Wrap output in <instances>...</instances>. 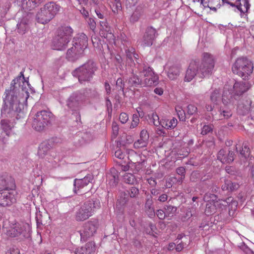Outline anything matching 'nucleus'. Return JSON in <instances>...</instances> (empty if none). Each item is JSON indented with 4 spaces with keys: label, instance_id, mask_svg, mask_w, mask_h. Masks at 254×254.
I'll use <instances>...</instances> for the list:
<instances>
[{
    "label": "nucleus",
    "instance_id": "obj_45",
    "mask_svg": "<svg viewBox=\"0 0 254 254\" xmlns=\"http://www.w3.org/2000/svg\"><path fill=\"white\" fill-rule=\"evenodd\" d=\"M233 200V198L232 197H229L227 198L226 199H221L219 200L217 202V205H223V206H227L231 202H232Z\"/></svg>",
    "mask_w": 254,
    "mask_h": 254
},
{
    "label": "nucleus",
    "instance_id": "obj_30",
    "mask_svg": "<svg viewBox=\"0 0 254 254\" xmlns=\"http://www.w3.org/2000/svg\"><path fill=\"white\" fill-rule=\"evenodd\" d=\"M161 123L162 127L167 129H173L177 126L178 121L175 118H173L171 120L162 119Z\"/></svg>",
    "mask_w": 254,
    "mask_h": 254
},
{
    "label": "nucleus",
    "instance_id": "obj_7",
    "mask_svg": "<svg viewBox=\"0 0 254 254\" xmlns=\"http://www.w3.org/2000/svg\"><path fill=\"white\" fill-rule=\"evenodd\" d=\"M100 207V201L98 199L89 200L85 201L76 211L75 219L77 221H84L93 215Z\"/></svg>",
    "mask_w": 254,
    "mask_h": 254
},
{
    "label": "nucleus",
    "instance_id": "obj_34",
    "mask_svg": "<svg viewBox=\"0 0 254 254\" xmlns=\"http://www.w3.org/2000/svg\"><path fill=\"white\" fill-rule=\"evenodd\" d=\"M143 14V6L142 5H138L136 7L135 10L131 15L130 18V20L132 22H135L138 20L140 17Z\"/></svg>",
    "mask_w": 254,
    "mask_h": 254
},
{
    "label": "nucleus",
    "instance_id": "obj_63",
    "mask_svg": "<svg viewBox=\"0 0 254 254\" xmlns=\"http://www.w3.org/2000/svg\"><path fill=\"white\" fill-rule=\"evenodd\" d=\"M167 198H168V195L167 194H162L159 196V197L158 198L157 200L159 201L160 202H164L167 200ZM154 199L155 200H156V198H154Z\"/></svg>",
    "mask_w": 254,
    "mask_h": 254
},
{
    "label": "nucleus",
    "instance_id": "obj_59",
    "mask_svg": "<svg viewBox=\"0 0 254 254\" xmlns=\"http://www.w3.org/2000/svg\"><path fill=\"white\" fill-rule=\"evenodd\" d=\"M179 118L180 120L183 121L185 119V113L184 111L182 110L176 109Z\"/></svg>",
    "mask_w": 254,
    "mask_h": 254
},
{
    "label": "nucleus",
    "instance_id": "obj_37",
    "mask_svg": "<svg viewBox=\"0 0 254 254\" xmlns=\"http://www.w3.org/2000/svg\"><path fill=\"white\" fill-rule=\"evenodd\" d=\"M240 154L242 157L247 158L250 155V150L249 147V142L245 141L243 143L242 149L240 150Z\"/></svg>",
    "mask_w": 254,
    "mask_h": 254
},
{
    "label": "nucleus",
    "instance_id": "obj_40",
    "mask_svg": "<svg viewBox=\"0 0 254 254\" xmlns=\"http://www.w3.org/2000/svg\"><path fill=\"white\" fill-rule=\"evenodd\" d=\"M123 180L126 183L130 185H134L136 182L134 175L131 173H126L123 176Z\"/></svg>",
    "mask_w": 254,
    "mask_h": 254
},
{
    "label": "nucleus",
    "instance_id": "obj_14",
    "mask_svg": "<svg viewBox=\"0 0 254 254\" xmlns=\"http://www.w3.org/2000/svg\"><path fill=\"white\" fill-rule=\"evenodd\" d=\"M156 30L151 26L148 27L142 39L139 41V44L143 47L151 46L156 36Z\"/></svg>",
    "mask_w": 254,
    "mask_h": 254
},
{
    "label": "nucleus",
    "instance_id": "obj_27",
    "mask_svg": "<svg viewBox=\"0 0 254 254\" xmlns=\"http://www.w3.org/2000/svg\"><path fill=\"white\" fill-rule=\"evenodd\" d=\"M95 251V246L92 243L89 242L86 245L77 249L75 254H92Z\"/></svg>",
    "mask_w": 254,
    "mask_h": 254
},
{
    "label": "nucleus",
    "instance_id": "obj_52",
    "mask_svg": "<svg viewBox=\"0 0 254 254\" xmlns=\"http://www.w3.org/2000/svg\"><path fill=\"white\" fill-rule=\"evenodd\" d=\"M116 85L119 89L121 90L123 92H124V89L125 87V83L122 78H118L116 81Z\"/></svg>",
    "mask_w": 254,
    "mask_h": 254
},
{
    "label": "nucleus",
    "instance_id": "obj_44",
    "mask_svg": "<svg viewBox=\"0 0 254 254\" xmlns=\"http://www.w3.org/2000/svg\"><path fill=\"white\" fill-rule=\"evenodd\" d=\"M217 198V195L212 193H206L203 196L204 201L206 202H216Z\"/></svg>",
    "mask_w": 254,
    "mask_h": 254
},
{
    "label": "nucleus",
    "instance_id": "obj_47",
    "mask_svg": "<svg viewBox=\"0 0 254 254\" xmlns=\"http://www.w3.org/2000/svg\"><path fill=\"white\" fill-rule=\"evenodd\" d=\"M212 130V126L211 125H207L203 126L202 128L201 134L205 135Z\"/></svg>",
    "mask_w": 254,
    "mask_h": 254
},
{
    "label": "nucleus",
    "instance_id": "obj_36",
    "mask_svg": "<svg viewBox=\"0 0 254 254\" xmlns=\"http://www.w3.org/2000/svg\"><path fill=\"white\" fill-rule=\"evenodd\" d=\"M219 111L220 113V119L221 120L228 119L232 115L231 110L226 107H221Z\"/></svg>",
    "mask_w": 254,
    "mask_h": 254
},
{
    "label": "nucleus",
    "instance_id": "obj_55",
    "mask_svg": "<svg viewBox=\"0 0 254 254\" xmlns=\"http://www.w3.org/2000/svg\"><path fill=\"white\" fill-rule=\"evenodd\" d=\"M6 254H20V251L18 248L12 247L6 252Z\"/></svg>",
    "mask_w": 254,
    "mask_h": 254
},
{
    "label": "nucleus",
    "instance_id": "obj_64",
    "mask_svg": "<svg viewBox=\"0 0 254 254\" xmlns=\"http://www.w3.org/2000/svg\"><path fill=\"white\" fill-rule=\"evenodd\" d=\"M79 11L81 14H82L83 16H84L85 19L87 18V17H89L88 11L85 9V7H82V6H81V8L79 9Z\"/></svg>",
    "mask_w": 254,
    "mask_h": 254
},
{
    "label": "nucleus",
    "instance_id": "obj_10",
    "mask_svg": "<svg viewBox=\"0 0 254 254\" xmlns=\"http://www.w3.org/2000/svg\"><path fill=\"white\" fill-rule=\"evenodd\" d=\"M53 117V114L50 111L43 110L38 112L33 118L32 127L37 131H42L51 124Z\"/></svg>",
    "mask_w": 254,
    "mask_h": 254
},
{
    "label": "nucleus",
    "instance_id": "obj_46",
    "mask_svg": "<svg viewBox=\"0 0 254 254\" xmlns=\"http://www.w3.org/2000/svg\"><path fill=\"white\" fill-rule=\"evenodd\" d=\"M35 218L38 226L43 224L44 221L43 216L42 215L41 212L40 211H39V212H36Z\"/></svg>",
    "mask_w": 254,
    "mask_h": 254
},
{
    "label": "nucleus",
    "instance_id": "obj_58",
    "mask_svg": "<svg viewBox=\"0 0 254 254\" xmlns=\"http://www.w3.org/2000/svg\"><path fill=\"white\" fill-rule=\"evenodd\" d=\"M177 173L180 175L181 176H183L185 178L186 170L185 168L183 167H180L177 168L176 169Z\"/></svg>",
    "mask_w": 254,
    "mask_h": 254
},
{
    "label": "nucleus",
    "instance_id": "obj_29",
    "mask_svg": "<svg viewBox=\"0 0 254 254\" xmlns=\"http://www.w3.org/2000/svg\"><path fill=\"white\" fill-rule=\"evenodd\" d=\"M32 16V14L31 13H27L26 16L23 18L21 21L17 23V26L19 33H24L26 30V25Z\"/></svg>",
    "mask_w": 254,
    "mask_h": 254
},
{
    "label": "nucleus",
    "instance_id": "obj_56",
    "mask_svg": "<svg viewBox=\"0 0 254 254\" xmlns=\"http://www.w3.org/2000/svg\"><path fill=\"white\" fill-rule=\"evenodd\" d=\"M140 138L148 141L149 134L146 130H142L140 132Z\"/></svg>",
    "mask_w": 254,
    "mask_h": 254
},
{
    "label": "nucleus",
    "instance_id": "obj_19",
    "mask_svg": "<svg viewBox=\"0 0 254 254\" xmlns=\"http://www.w3.org/2000/svg\"><path fill=\"white\" fill-rule=\"evenodd\" d=\"M72 45L77 48H80L84 52L85 49L88 46V40L87 36L83 33H78L76 34L72 41Z\"/></svg>",
    "mask_w": 254,
    "mask_h": 254
},
{
    "label": "nucleus",
    "instance_id": "obj_3",
    "mask_svg": "<svg viewBox=\"0 0 254 254\" xmlns=\"http://www.w3.org/2000/svg\"><path fill=\"white\" fill-rule=\"evenodd\" d=\"M214 66L213 56L208 53H204L200 64L196 61H192L190 63L186 71L185 81H190L197 73L200 77L208 76L212 74Z\"/></svg>",
    "mask_w": 254,
    "mask_h": 254
},
{
    "label": "nucleus",
    "instance_id": "obj_31",
    "mask_svg": "<svg viewBox=\"0 0 254 254\" xmlns=\"http://www.w3.org/2000/svg\"><path fill=\"white\" fill-rule=\"evenodd\" d=\"M153 200L152 199V196H150V197L147 198L145 204V208L146 213L148 215V217L152 218L154 217L155 215L154 209L153 207Z\"/></svg>",
    "mask_w": 254,
    "mask_h": 254
},
{
    "label": "nucleus",
    "instance_id": "obj_38",
    "mask_svg": "<svg viewBox=\"0 0 254 254\" xmlns=\"http://www.w3.org/2000/svg\"><path fill=\"white\" fill-rule=\"evenodd\" d=\"M139 194V190L136 187H132L129 190H127V192H124L125 199L127 198L128 196L131 198L136 197Z\"/></svg>",
    "mask_w": 254,
    "mask_h": 254
},
{
    "label": "nucleus",
    "instance_id": "obj_18",
    "mask_svg": "<svg viewBox=\"0 0 254 254\" xmlns=\"http://www.w3.org/2000/svg\"><path fill=\"white\" fill-rule=\"evenodd\" d=\"M45 0H16L17 4L25 11H30L38 6Z\"/></svg>",
    "mask_w": 254,
    "mask_h": 254
},
{
    "label": "nucleus",
    "instance_id": "obj_13",
    "mask_svg": "<svg viewBox=\"0 0 254 254\" xmlns=\"http://www.w3.org/2000/svg\"><path fill=\"white\" fill-rule=\"evenodd\" d=\"M17 192L16 190H3L0 191V205L10 206L16 202Z\"/></svg>",
    "mask_w": 254,
    "mask_h": 254
},
{
    "label": "nucleus",
    "instance_id": "obj_9",
    "mask_svg": "<svg viewBox=\"0 0 254 254\" xmlns=\"http://www.w3.org/2000/svg\"><path fill=\"white\" fill-rule=\"evenodd\" d=\"M253 65L252 62L247 58L241 57L238 58L233 64L232 70L234 74L246 80L248 75L252 73Z\"/></svg>",
    "mask_w": 254,
    "mask_h": 254
},
{
    "label": "nucleus",
    "instance_id": "obj_12",
    "mask_svg": "<svg viewBox=\"0 0 254 254\" xmlns=\"http://www.w3.org/2000/svg\"><path fill=\"white\" fill-rule=\"evenodd\" d=\"M204 7H209L210 9L216 11L218 8H220L222 4L225 3L230 4L232 7H236L242 13H244L242 8V4L238 0V4H235L230 2L228 0H197Z\"/></svg>",
    "mask_w": 254,
    "mask_h": 254
},
{
    "label": "nucleus",
    "instance_id": "obj_24",
    "mask_svg": "<svg viewBox=\"0 0 254 254\" xmlns=\"http://www.w3.org/2000/svg\"><path fill=\"white\" fill-rule=\"evenodd\" d=\"M73 32V29L69 26H63L59 27L57 30V34L56 35L60 37H62L64 38H66L67 40L70 41L72 34Z\"/></svg>",
    "mask_w": 254,
    "mask_h": 254
},
{
    "label": "nucleus",
    "instance_id": "obj_39",
    "mask_svg": "<svg viewBox=\"0 0 254 254\" xmlns=\"http://www.w3.org/2000/svg\"><path fill=\"white\" fill-rule=\"evenodd\" d=\"M164 209L167 217H172L175 215L177 207L171 205H167L164 206Z\"/></svg>",
    "mask_w": 254,
    "mask_h": 254
},
{
    "label": "nucleus",
    "instance_id": "obj_50",
    "mask_svg": "<svg viewBox=\"0 0 254 254\" xmlns=\"http://www.w3.org/2000/svg\"><path fill=\"white\" fill-rule=\"evenodd\" d=\"M152 122L153 123V124L155 126L158 127L159 125L161 126V120H159V118L156 114H154V113L152 114Z\"/></svg>",
    "mask_w": 254,
    "mask_h": 254
},
{
    "label": "nucleus",
    "instance_id": "obj_60",
    "mask_svg": "<svg viewBox=\"0 0 254 254\" xmlns=\"http://www.w3.org/2000/svg\"><path fill=\"white\" fill-rule=\"evenodd\" d=\"M147 181L151 187L154 188L157 185V182L155 179L151 177L149 179H147Z\"/></svg>",
    "mask_w": 254,
    "mask_h": 254
},
{
    "label": "nucleus",
    "instance_id": "obj_35",
    "mask_svg": "<svg viewBox=\"0 0 254 254\" xmlns=\"http://www.w3.org/2000/svg\"><path fill=\"white\" fill-rule=\"evenodd\" d=\"M217 201H216V202L210 201L207 202L205 209V213L206 215H210L215 213L216 206H220V205L217 204Z\"/></svg>",
    "mask_w": 254,
    "mask_h": 254
},
{
    "label": "nucleus",
    "instance_id": "obj_42",
    "mask_svg": "<svg viewBox=\"0 0 254 254\" xmlns=\"http://www.w3.org/2000/svg\"><path fill=\"white\" fill-rule=\"evenodd\" d=\"M148 143V140L139 138L134 143L133 146L136 149L144 148L147 146Z\"/></svg>",
    "mask_w": 254,
    "mask_h": 254
},
{
    "label": "nucleus",
    "instance_id": "obj_8",
    "mask_svg": "<svg viewBox=\"0 0 254 254\" xmlns=\"http://www.w3.org/2000/svg\"><path fill=\"white\" fill-rule=\"evenodd\" d=\"M61 6L54 2H49L37 12L36 19L38 22L46 24L51 21L58 13Z\"/></svg>",
    "mask_w": 254,
    "mask_h": 254
},
{
    "label": "nucleus",
    "instance_id": "obj_21",
    "mask_svg": "<svg viewBox=\"0 0 254 254\" xmlns=\"http://www.w3.org/2000/svg\"><path fill=\"white\" fill-rule=\"evenodd\" d=\"M93 179V176L91 174H88L82 179H75L73 184L74 192L77 193V191L87 186L89 183H91Z\"/></svg>",
    "mask_w": 254,
    "mask_h": 254
},
{
    "label": "nucleus",
    "instance_id": "obj_5",
    "mask_svg": "<svg viewBox=\"0 0 254 254\" xmlns=\"http://www.w3.org/2000/svg\"><path fill=\"white\" fill-rule=\"evenodd\" d=\"M250 88V85L246 81L236 82L233 85L232 92L224 90L222 95V102L224 104L233 106L236 104L241 96Z\"/></svg>",
    "mask_w": 254,
    "mask_h": 254
},
{
    "label": "nucleus",
    "instance_id": "obj_61",
    "mask_svg": "<svg viewBox=\"0 0 254 254\" xmlns=\"http://www.w3.org/2000/svg\"><path fill=\"white\" fill-rule=\"evenodd\" d=\"M150 193L151 194V196H156L158 195L160 193V189H156L155 187L150 189Z\"/></svg>",
    "mask_w": 254,
    "mask_h": 254
},
{
    "label": "nucleus",
    "instance_id": "obj_23",
    "mask_svg": "<svg viewBox=\"0 0 254 254\" xmlns=\"http://www.w3.org/2000/svg\"><path fill=\"white\" fill-rule=\"evenodd\" d=\"M217 158L222 163H230L234 160L233 151L221 149L218 153Z\"/></svg>",
    "mask_w": 254,
    "mask_h": 254
},
{
    "label": "nucleus",
    "instance_id": "obj_16",
    "mask_svg": "<svg viewBox=\"0 0 254 254\" xmlns=\"http://www.w3.org/2000/svg\"><path fill=\"white\" fill-rule=\"evenodd\" d=\"M100 35L106 38L111 44H115V36L113 33V29L106 21H100Z\"/></svg>",
    "mask_w": 254,
    "mask_h": 254
},
{
    "label": "nucleus",
    "instance_id": "obj_20",
    "mask_svg": "<svg viewBox=\"0 0 254 254\" xmlns=\"http://www.w3.org/2000/svg\"><path fill=\"white\" fill-rule=\"evenodd\" d=\"M84 52L80 48L72 46L68 49L66 52V58L70 62H74L78 60L83 56Z\"/></svg>",
    "mask_w": 254,
    "mask_h": 254
},
{
    "label": "nucleus",
    "instance_id": "obj_26",
    "mask_svg": "<svg viewBox=\"0 0 254 254\" xmlns=\"http://www.w3.org/2000/svg\"><path fill=\"white\" fill-rule=\"evenodd\" d=\"M251 104L252 102L250 100H243L238 105V113L243 115L248 114L251 110Z\"/></svg>",
    "mask_w": 254,
    "mask_h": 254
},
{
    "label": "nucleus",
    "instance_id": "obj_48",
    "mask_svg": "<svg viewBox=\"0 0 254 254\" xmlns=\"http://www.w3.org/2000/svg\"><path fill=\"white\" fill-rule=\"evenodd\" d=\"M112 9L114 13H118L119 11L122 10L121 2L113 3Z\"/></svg>",
    "mask_w": 254,
    "mask_h": 254
},
{
    "label": "nucleus",
    "instance_id": "obj_54",
    "mask_svg": "<svg viewBox=\"0 0 254 254\" xmlns=\"http://www.w3.org/2000/svg\"><path fill=\"white\" fill-rule=\"evenodd\" d=\"M119 119L122 124H125L128 119V115L125 113H122L120 115Z\"/></svg>",
    "mask_w": 254,
    "mask_h": 254
},
{
    "label": "nucleus",
    "instance_id": "obj_11",
    "mask_svg": "<svg viewBox=\"0 0 254 254\" xmlns=\"http://www.w3.org/2000/svg\"><path fill=\"white\" fill-rule=\"evenodd\" d=\"M8 233L10 237L20 240L28 239L31 237V227L28 223L20 222L11 227Z\"/></svg>",
    "mask_w": 254,
    "mask_h": 254
},
{
    "label": "nucleus",
    "instance_id": "obj_1",
    "mask_svg": "<svg viewBox=\"0 0 254 254\" xmlns=\"http://www.w3.org/2000/svg\"><path fill=\"white\" fill-rule=\"evenodd\" d=\"M25 80L23 71L11 83L10 87L6 89L3 95V104L1 109V116L3 119L0 123V127L9 136L12 134L15 120L24 116L23 103L29 96L27 86L30 84Z\"/></svg>",
    "mask_w": 254,
    "mask_h": 254
},
{
    "label": "nucleus",
    "instance_id": "obj_53",
    "mask_svg": "<svg viewBox=\"0 0 254 254\" xmlns=\"http://www.w3.org/2000/svg\"><path fill=\"white\" fill-rule=\"evenodd\" d=\"M119 129V126L115 122H113L112 124V130L113 134L114 137H116L118 134Z\"/></svg>",
    "mask_w": 254,
    "mask_h": 254
},
{
    "label": "nucleus",
    "instance_id": "obj_28",
    "mask_svg": "<svg viewBox=\"0 0 254 254\" xmlns=\"http://www.w3.org/2000/svg\"><path fill=\"white\" fill-rule=\"evenodd\" d=\"M240 185L236 183L232 182L230 180H225L224 184L222 186L221 188L223 191H228L232 192L238 189Z\"/></svg>",
    "mask_w": 254,
    "mask_h": 254
},
{
    "label": "nucleus",
    "instance_id": "obj_22",
    "mask_svg": "<svg viewBox=\"0 0 254 254\" xmlns=\"http://www.w3.org/2000/svg\"><path fill=\"white\" fill-rule=\"evenodd\" d=\"M69 42L66 38L56 35L52 40L51 47L54 50L63 51L66 49Z\"/></svg>",
    "mask_w": 254,
    "mask_h": 254
},
{
    "label": "nucleus",
    "instance_id": "obj_6",
    "mask_svg": "<svg viewBox=\"0 0 254 254\" xmlns=\"http://www.w3.org/2000/svg\"><path fill=\"white\" fill-rule=\"evenodd\" d=\"M97 68L96 64L92 60H89L73 70L72 75L77 77L79 82L83 84L92 79Z\"/></svg>",
    "mask_w": 254,
    "mask_h": 254
},
{
    "label": "nucleus",
    "instance_id": "obj_33",
    "mask_svg": "<svg viewBox=\"0 0 254 254\" xmlns=\"http://www.w3.org/2000/svg\"><path fill=\"white\" fill-rule=\"evenodd\" d=\"M180 72V69L178 66L172 65L169 67L167 75L171 80H174L179 76Z\"/></svg>",
    "mask_w": 254,
    "mask_h": 254
},
{
    "label": "nucleus",
    "instance_id": "obj_51",
    "mask_svg": "<svg viewBox=\"0 0 254 254\" xmlns=\"http://www.w3.org/2000/svg\"><path fill=\"white\" fill-rule=\"evenodd\" d=\"M188 114L190 115L195 114L197 112V108L193 105H189L187 107Z\"/></svg>",
    "mask_w": 254,
    "mask_h": 254
},
{
    "label": "nucleus",
    "instance_id": "obj_25",
    "mask_svg": "<svg viewBox=\"0 0 254 254\" xmlns=\"http://www.w3.org/2000/svg\"><path fill=\"white\" fill-rule=\"evenodd\" d=\"M131 154H133L135 155L136 159H135V162L131 163V167H134L135 172H138L140 170H141L143 166L144 162L145 160V157L143 156V158H142V156L140 154H137L134 151L131 150L130 152Z\"/></svg>",
    "mask_w": 254,
    "mask_h": 254
},
{
    "label": "nucleus",
    "instance_id": "obj_2",
    "mask_svg": "<svg viewBox=\"0 0 254 254\" xmlns=\"http://www.w3.org/2000/svg\"><path fill=\"white\" fill-rule=\"evenodd\" d=\"M137 63V70H132V75L128 78V86L138 87L144 84L145 86H151L157 83L158 77L155 74L152 69L145 64Z\"/></svg>",
    "mask_w": 254,
    "mask_h": 254
},
{
    "label": "nucleus",
    "instance_id": "obj_32",
    "mask_svg": "<svg viewBox=\"0 0 254 254\" xmlns=\"http://www.w3.org/2000/svg\"><path fill=\"white\" fill-rule=\"evenodd\" d=\"M51 146L47 142H43L41 143L39 147L38 154L41 158H44L48 154Z\"/></svg>",
    "mask_w": 254,
    "mask_h": 254
},
{
    "label": "nucleus",
    "instance_id": "obj_49",
    "mask_svg": "<svg viewBox=\"0 0 254 254\" xmlns=\"http://www.w3.org/2000/svg\"><path fill=\"white\" fill-rule=\"evenodd\" d=\"M155 213L160 220H164L165 218L167 217L164 209H158Z\"/></svg>",
    "mask_w": 254,
    "mask_h": 254
},
{
    "label": "nucleus",
    "instance_id": "obj_15",
    "mask_svg": "<svg viewBox=\"0 0 254 254\" xmlns=\"http://www.w3.org/2000/svg\"><path fill=\"white\" fill-rule=\"evenodd\" d=\"M97 227L95 223L92 221L85 223L83 228L79 231L81 241L85 242L87 239L96 233Z\"/></svg>",
    "mask_w": 254,
    "mask_h": 254
},
{
    "label": "nucleus",
    "instance_id": "obj_4",
    "mask_svg": "<svg viewBox=\"0 0 254 254\" xmlns=\"http://www.w3.org/2000/svg\"><path fill=\"white\" fill-rule=\"evenodd\" d=\"M91 92L90 89H83L72 93L66 100V106L76 116V122H80V110L82 105L88 99Z\"/></svg>",
    "mask_w": 254,
    "mask_h": 254
},
{
    "label": "nucleus",
    "instance_id": "obj_17",
    "mask_svg": "<svg viewBox=\"0 0 254 254\" xmlns=\"http://www.w3.org/2000/svg\"><path fill=\"white\" fill-rule=\"evenodd\" d=\"M15 184L14 179L7 175H2L0 177V191L9 190L15 189Z\"/></svg>",
    "mask_w": 254,
    "mask_h": 254
},
{
    "label": "nucleus",
    "instance_id": "obj_43",
    "mask_svg": "<svg viewBox=\"0 0 254 254\" xmlns=\"http://www.w3.org/2000/svg\"><path fill=\"white\" fill-rule=\"evenodd\" d=\"M85 20L89 28L92 31L95 32V30L96 28V23L95 21L94 18L92 17H88L85 19Z\"/></svg>",
    "mask_w": 254,
    "mask_h": 254
},
{
    "label": "nucleus",
    "instance_id": "obj_57",
    "mask_svg": "<svg viewBox=\"0 0 254 254\" xmlns=\"http://www.w3.org/2000/svg\"><path fill=\"white\" fill-rule=\"evenodd\" d=\"M115 156L116 157L119 158L120 159H123L124 158L125 154L123 152V151L121 149H118L115 152Z\"/></svg>",
    "mask_w": 254,
    "mask_h": 254
},
{
    "label": "nucleus",
    "instance_id": "obj_41",
    "mask_svg": "<svg viewBox=\"0 0 254 254\" xmlns=\"http://www.w3.org/2000/svg\"><path fill=\"white\" fill-rule=\"evenodd\" d=\"M220 98V91L219 89H215L211 92L210 96L211 101L214 104L217 103V101Z\"/></svg>",
    "mask_w": 254,
    "mask_h": 254
},
{
    "label": "nucleus",
    "instance_id": "obj_62",
    "mask_svg": "<svg viewBox=\"0 0 254 254\" xmlns=\"http://www.w3.org/2000/svg\"><path fill=\"white\" fill-rule=\"evenodd\" d=\"M96 14L98 17L100 19H103L104 17V13L101 11L100 8H96L95 10Z\"/></svg>",
    "mask_w": 254,
    "mask_h": 254
}]
</instances>
